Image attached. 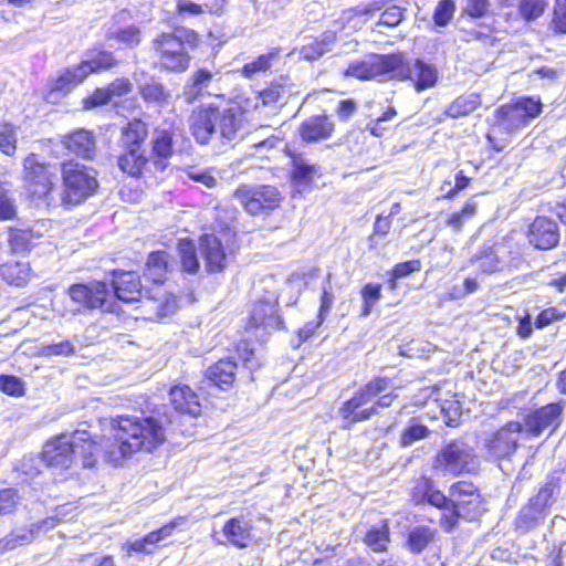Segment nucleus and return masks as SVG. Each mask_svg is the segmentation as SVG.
<instances>
[{
    "label": "nucleus",
    "mask_w": 566,
    "mask_h": 566,
    "mask_svg": "<svg viewBox=\"0 0 566 566\" xmlns=\"http://www.w3.org/2000/svg\"><path fill=\"white\" fill-rule=\"evenodd\" d=\"M165 126L156 127L150 139V151L146 143L149 137V124L142 117H133L119 127L116 157L118 170L127 178L143 180L145 184H158L176 155L177 138L182 127L175 120H165Z\"/></svg>",
    "instance_id": "obj_1"
},
{
    "label": "nucleus",
    "mask_w": 566,
    "mask_h": 566,
    "mask_svg": "<svg viewBox=\"0 0 566 566\" xmlns=\"http://www.w3.org/2000/svg\"><path fill=\"white\" fill-rule=\"evenodd\" d=\"M113 439L123 458H130L137 452H154L166 440V428L153 416H117L112 420Z\"/></svg>",
    "instance_id": "obj_2"
},
{
    "label": "nucleus",
    "mask_w": 566,
    "mask_h": 566,
    "mask_svg": "<svg viewBox=\"0 0 566 566\" xmlns=\"http://www.w3.org/2000/svg\"><path fill=\"white\" fill-rule=\"evenodd\" d=\"M200 43L201 35L197 31L174 25L169 31L159 32L151 40L150 48L160 71L180 74L190 67V51L198 49Z\"/></svg>",
    "instance_id": "obj_3"
},
{
    "label": "nucleus",
    "mask_w": 566,
    "mask_h": 566,
    "mask_svg": "<svg viewBox=\"0 0 566 566\" xmlns=\"http://www.w3.org/2000/svg\"><path fill=\"white\" fill-rule=\"evenodd\" d=\"M62 178L61 203L72 208L85 202L98 189L97 171L74 159L64 160L60 165Z\"/></svg>",
    "instance_id": "obj_4"
},
{
    "label": "nucleus",
    "mask_w": 566,
    "mask_h": 566,
    "mask_svg": "<svg viewBox=\"0 0 566 566\" xmlns=\"http://www.w3.org/2000/svg\"><path fill=\"white\" fill-rule=\"evenodd\" d=\"M410 489V501L415 505H429L442 511L439 517V526L444 533H452V526L460 516L458 509L470 506L472 503H461L451 501L448 495L434 485L431 478L422 474L412 479Z\"/></svg>",
    "instance_id": "obj_5"
},
{
    "label": "nucleus",
    "mask_w": 566,
    "mask_h": 566,
    "mask_svg": "<svg viewBox=\"0 0 566 566\" xmlns=\"http://www.w3.org/2000/svg\"><path fill=\"white\" fill-rule=\"evenodd\" d=\"M560 490V478L548 475L544 484L520 509L512 525L518 533H530L542 525Z\"/></svg>",
    "instance_id": "obj_6"
},
{
    "label": "nucleus",
    "mask_w": 566,
    "mask_h": 566,
    "mask_svg": "<svg viewBox=\"0 0 566 566\" xmlns=\"http://www.w3.org/2000/svg\"><path fill=\"white\" fill-rule=\"evenodd\" d=\"M233 197L251 217L266 218L280 210L284 202L283 192L271 184H241L234 189Z\"/></svg>",
    "instance_id": "obj_7"
},
{
    "label": "nucleus",
    "mask_w": 566,
    "mask_h": 566,
    "mask_svg": "<svg viewBox=\"0 0 566 566\" xmlns=\"http://www.w3.org/2000/svg\"><path fill=\"white\" fill-rule=\"evenodd\" d=\"M391 387V380L385 376H376L361 386L355 394L345 400L340 408L339 415L347 428L357 422L369 420L373 416L377 415L376 407L364 406L373 398Z\"/></svg>",
    "instance_id": "obj_8"
},
{
    "label": "nucleus",
    "mask_w": 566,
    "mask_h": 566,
    "mask_svg": "<svg viewBox=\"0 0 566 566\" xmlns=\"http://www.w3.org/2000/svg\"><path fill=\"white\" fill-rule=\"evenodd\" d=\"M21 179L32 199L44 200L56 189L54 166L38 153H29L23 158Z\"/></svg>",
    "instance_id": "obj_9"
},
{
    "label": "nucleus",
    "mask_w": 566,
    "mask_h": 566,
    "mask_svg": "<svg viewBox=\"0 0 566 566\" xmlns=\"http://www.w3.org/2000/svg\"><path fill=\"white\" fill-rule=\"evenodd\" d=\"M433 468L451 476L475 475L480 471V462L472 447L453 440L434 455Z\"/></svg>",
    "instance_id": "obj_10"
},
{
    "label": "nucleus",
    "mask_w": 566,
    "mask_h": 566,
    "mask_svg": "<svg viewBox=\"0 0 566 566\" xmlns=\"http://www.w3.org/2000/svg\"><path fill=\"white\" fill-rule=\"evenodd\" d=\"M543 113L538 96L523 95L501 104L494 111L495 124L507 133L521 129Z\"/></svg>",
    "instance_id": "obj_11"
},
{
    "label": "nucleus",
    "mask_w": 566,
    "mask_h": 566,
    "mask_svg": "<svg viewBox=\"0 0 566 566\" xmlns=\"http://www.w3.org/2000/svg\"><path fill=\"white\" fill-rule=\"evenodd\" d=\"M70 300L81 310H99L105 313L119 311L118 303L113 298L109 284L103 280L74 283L66 291Z\"/></svg>",
    "instance_id": "obj_12"
},
{
    "label": "nucleus",
    "mask_w": 566,
    "mask_h": 566,
    "mask_svg": "<svg viewBox=\"0 0 566 566\" xmlns=\"http://www.w3.org/2000/svg\"><path fill=\"white\" fill-rule=\"evenodd\" d=\"M448 497L454 502L472 503L470 506L459 507L460 516L452 526V532L459 526L463 520L468 523L478 522L488 511L486 500L481 493L480 488L472 481L459 480L449 486Z\"/></svg>",
    "instance_id": "obj_13"
},
{
    "label": "nucleus",
    "mask_w": 566,
    "mask_h": 566,
    "mask_svg": "<svg viewBox=\"0 0 566 566\" xmlns=\"http://www.w3.org/2000/svg\"><path fill=\"white\" fill-rule=\"evenodd\" d=\"M565 406V400H558L532 409L523 418V431H525L528 437L537 438L547 428L552 427L551 433H554L560 426Z\"/></svg>",
    "instance_id": "obj_14"
},
{
    "label": "nucleus",
    "mask_w": 566,
    "mask_h": 566,
    "mask_svg": "<svg viewBox=\"0 0 566 566\" xmlns=\"http://www.w3.org/2000/svg\"><path fill=\"white\" fill-rule=\"evenodd\" d=\"M198 251L209 275L223 273L230 265V252L214 233H202L198 239Z\"/></svg>",
    "instance_id": "obj_15"
},
{
    "label": "nucleus",
    "mask_w": 566,
    "mask_h": 566,
    "mask_svg": "<svg viewBox=\"0 0 566 566\" xmlns=\"http://www.w3.org/2000/svg\"><path fill=\"white\" fill-rule=\"evenodd\" d=\"M522 432V422L510 420L489 434L484 447L494 458L507 459L517 450L518 434Z\"/></svg>",
    "instance_id": "obj_16"
},
{
    "label": "nucleus",
    "mask_w": 566,
    "mask_h": 566,
    "mask_svg": "<svg viewBox=\"0 0 566 566\" xmlns=\"http://www.w3.org/2000/svg\"><path fill=\"white\" fill-rule=\"evenodd\" d=\"M111 276L109 287L116 303L133 304L143 298L144 286L138 272L114 269L111 271Z\"/></svg>",
    "instance_id": "obj_17"
},
{
    "label": "nucleus",
    "mask_w": 566,
    "mask_h": 566,
    "mask_svg": "<svg viewBox=\"0 0 566 566\" xmlns=\"http://www.w3.org/2000/svg\"><path fill=\"white\" fill-rule=\"evenodd\" d=\"M527 242L536 250L548 251L555 249L560 241L558 223L547 216H536L525 232Z\"/></svg>",
    "instance_id": "obj_18"
},
{
    "label": "nucleus",
    "mask_w": 566,
    "mask_h": 566,
    "mask_svg": "<svg viewBox=\"0 0 566 566\" xmlns=\"http://www.w3.org/2000/svg\"><path fill=\"white\" fill-rule=\"evenodd\" d=\"M218 105L213 103L197 106L189 116V129L201 146L210 144L217 132Z\"/></svg>",
    "instance_id": "obj_19"
},
{
    "label": "nucleus",
    "mask_w": 566,
    "mask_h": 566,
    "mask_svg": "<svg viewBox=\"0 0 566 566\" xmlns=\"http://www.w3.org/2000/svg\"><path fill=\"white\" fill-rule=\"evenodd\" d=\"M75 461L85 469L94 468L103 452L102 438L86 430H76L69 439Z\"/></svg>",
    "instance_id": "obj_20"
},
{
    "label": "nucleus",
    "mask_w": 566,
    "mask_h": 566,
    "mask_svg": "<svg viewBox=\"0 0 566 566\" xmlns=\"http://www.w3.org/2000/svg\"><path fill=\"white\" fill-rule=\"evenodd\" d=\"M336 132V125L326 113L315 114L302 120L297 133L305 144H317L331 139Z\"/></svg>",
    "instance_id": "obj_21"
},
{
    "label": "nucleus",
    "mask_w": 566,
    "mask_h": 566,
    "mask_svg": "<svg viewBox=\"0 0 566 566\" xmlns=\"http://www.w3.org/2000/svg\"><path fill=\"white\" fill-rule=\"evenodd\" d=\"M41 460L46 468L59 473L71 469L75 460L70 440L64 437L51 440L41 452Z\"/></svg>",
    "instance_id": "obj_22"
},
{
    "label": "nucleus",
    "mask_w": 566,
    "mask_h": 566,
    "mask_svg": "<svg viewBox=\"0 0 566 566\" xmlns=\"http://www.w3.org/2000/svg\"><path fill=\"white\" fill-rule=\"evenodd\" d=\"M168 396L170 405L177 413L192 419H197L202 415V405L199 397L189 385H174L169 389Z\"/></svg>",
    "instance_id": "obj_23"
},
{
    "label": "nucleus",
    "mask_w": 566,
    "mask_h": 566,
    "mask_svg": "<svg viewBox=\"0 0 566 566\" xmlns=\"http://www.w3.org/2000/svg\"><path fill=\"white\" fill-rule=\"evenodd\" d=\"M60 143L65 150L82 159L91 160L95 156L96 142L92 130L74 129L63 135Z\"/></svg>",
    "instance_id": "obj_24"
},
{
    "label": "nucleus",
    "mask_w": 566,
    "mask_h": 566,
    "mask_svg": "<svg viewBox=\"0 0 566 566\" xmlns=\"http://www.w3.org/2000/svg\"><path fill=\"white\" fill-rule=\"evenodd\" d=\"M238 364L232 358L223 357L211 364L205 371V379L222 391L234 388Z\"/></svg>",
    "instance_id": "obj_25"
},
{
    "label": "nucleus",
    "mask_w": 566,
    "mask_h": 566,
    "mask_svg": "<svg viewBox=\"0 0 566 566\" xmlns=\"http://www.w3.org/2000/svg\"><path fill=\"white\" fill-rule=\"evenodd\" d=\"M503 248L504 244L501 241H486L470 258L469 262L476 268L480 274L499 272L502 269L501 252Z\"/></svg>",
    "instance_id": "obj_26"
},
{
    "label": "nucleus",
    "mask_w": 566,
    "mask_h": 566,
    "mask_svg": "<svg viewBox=\"0 0 566 566\" xmlns=\"http://www.w3.org/2000/svg\"><path fill=\"white\" fill-rule=\"evenodd\" d=\"M283 151L290 158L292 167L290 170V179L296 185L312 186L315 176H319L318 167L306 161L304 154L296 151L290 145H285Z\"/></svg>",
    "instance_id": "obj_27"
},
{
    "label": "nucleus",
    "mask_w": 566,
    "mask_h": 566,
    "mask_svg": "<svg viewBox=\"0 0 566 566\" xmlns=\"http://www.w3.org/2000/svg\"><path fill=\"white\" fill-rule=\"evenodd\" d=\"M171 260V254L166 250L151 251L145 262V277L154 284L164 285L172 271Z\"/></svg>",
    "instance_id": "obj_28"
},
{
    "label": "nucleus",
    "mask_w": 566,
    "mask_h": 566,
    "mask_svg": "<svg viewBox=\"0 0 566 566\" xmlns=\"http://www.w3.org/2000/svg\"><path fill=\"white\" fill-rule=\"evenodd\" d=\"M345 75L360 81L384 76V54L369 53L361 60L350 62L345 70Z\"/></svg>",
    "instance_id": "obj_29"
},
{
    "label": "nucleus",
    "mask_w": 566,
    "mask_h": 566,
    "mask_svg": "<svg viewBox=\"0 0 566 566\" xmlns=\"http://www.w3.org/2000/svg\"><path fill=\"white\" fill-rule=\"evenodd\" d=\"M253 526L243 516H233L224 522L222 534L237 548H247L253 542Z\"/></svg>",
    "instance_id": "obj_30"
},
{
    "label": "nucleus",
    "mask_w": 566,
    "mask_h": 566,
    "mask_svg": "<svg viewBox=\"0 0 566 566\" xmlns=\"http://www.w3.org/2000/svg\"><path fill=\"white\" fill-rule=\"evenodd\" d=\"M244 111L240 106L220 108L218 106L217 132L221 138L233 140L243 127Z\"/></svg>",
    "instance_id": "obj_31"
},
{
    "label": "nucleus",
    "mask_w": 566,
    "mask_h": 566,
    "mask_svg": "<svg viewBox=\"0 0 566 566\" xmlns=\"http://www.w3.org/2000/svg\"><path fill=\"white\" fill-rule=\"evenodd\" d=\"M365 129H353L346 135V147L353 157L375 159L377 143Z\"/></svg>",
    "instance_id": "obj_32"
},
{
    "label": "nucleus",
    "mask_w": 566,
    "mask_h": 566,
    "mask_svg": "<svg viewBox=\"0 0 566 566\" xmlns=\"http://www.w3.org/2000/svg\"><path fill=\"white\" fill-rule=\"evenodd\" d=\"M282 323V318L276 314L274 305L265 298L258 300L250 312L245 323V329H259L270 325Z\"/></svg>",
    "instance_id": "obj_33"
},
{
    "label": "nucleus",
    "mask_w": 566,
    "mask_h": 566,
    "mask_svg": "<svg viewBox=\"0 0 566 566\" xmlns=\"http://www.w3.org/2000/svg\"><path fill=\"white\" fill-rule=\"evenodd\" d=\"M361 541L371 552L376 554L387 553L391 544L389 520L384 518L378 524L369 526L366 530Z\"/></svg>",
    "instance_id": "obj_34"
},
{
    "label": "nucleus",
    "mask_w": 566,
    "mask_h": 566,
    "mask_svg": "<svg viewBox=\"0 0 566 566\" xmlns=\"http://www.w3.org/2000/svg\"><path fill=\"white\" fill-rule=\"evenodd\" d=\"M214 73L207 67L195 70L187 78L184 86L186 102L191 104L208 94V87Z\"/></svg>",
    "instance_id": "obj_35"
},
{
    "label": "nucleus",
    "mask_w": 566,
    "mask_h": 566,
    "mask_svg": "<svg viewBox=\"0 0 566 566\" xmlns=\"http://www.w3.org/2000/svg\"><path fill=\"white\" fill-rule=\"evenodd\" d=\"M482 106V94L480 92L464 93L451 101L443 114L447 118L458 119L468 117Z\"/></svg>",
    "instance_id": "obj_36"
},
{
    "label": "nucleus",
    "mask_w": 566,
    "mask_h": 566,
    "mask_svg": "<svg viewBox=\"0 0 566 566\" xmlns=\"http://www.w3.org/2000/svg\"><path fill=\"white\" fill-rule=\"evenodd\" d=\"M413 62L406 59L402 52L384 54V75L391 80H413Z\"/></svg>",
    "instance_id": "obj_37"
},
{
    "label": "nucleus",
    "mask_w": 566,
    "mask_h": 566,
    "mask_svg": "<svg viewBox=\"0 0 566 566\" xmlns=\"http://www.w3.org/2000/svg\"><path fill=\"white\" fill-rule=\"evenodd\" d=\"M90 54L92 55L90 60H84L78 63L81 70L85 73V77L90 74L108 71L119 64L113 52L102 48H92Z\"/></svg>",
    "instance_id": "obj_38"
},
{
    "label": "nucleus",
    "mask_w": 566,
    "mask_h": 566,
    "mask_svg": "<svg viewBox=\"0 0 566 566\" xmlns=\"http://www.w3.org/2000/svg\"><path fill=\"white\" fill-rule=\"evenodd\" d=\"M437 535V530L428 525H417L407 532L405 546L409 553L419 555L436 541Z\"/></svg>",
    "instance_id": "obj_39"
},
{
    "label": "nucleus",
    "mask_w": 566,
    "mask_h": 566,
    "mask_svg": "<svg viewBox=\"0 0 566 566\" xmlns=\"http://www.w3.org/2000/svg\"><path fill=\"white\" fill-rule=\"evenodd\" d=\"M40 235L32 228H8V247L11 253H30Z\"/></svg>",
    "instance_id": "obj_40"
},
{
    "label": "nucleus",
    "mask_w": 566,
    "mask_h": 566,
    "mask_svg": "<svg viewBox=\"0 0 566 566\" xmlns=\"http://www.w3.org/2000/svg\"><path fill=\"white\" fill-rule=\"evenodd\" d=\"M175 14L180 18L198 17L202 14L220 15L224 9V7L210 0H201V2L175 0Z\"/></svg>",
    "instance_id": "obj_41"
},
{
    "label": "nucleus",
    "mask_w": 566,
    "mask_h": 566,
    "mask_svg": "<svg viewBox=\"0 0 566 566\" xmlns=\"http://www.w3.org/2000/svg\"><path fill=\"white\" fill-rule=\"evenodd\" d=\"M32 270L29 262L8 261L0 265V276L9 285L24 287L30 282Z\"/></svg>",
    "instance_id": "obj_42"
},
{
    "label": "nucleus",
    "mask_w": 566,
    "mask_h": 566,
    "mask_svg": "<svg viewBox=\"0 0 566 566\" xmlns=\"http://www.w3.org/2000/svg\"><path fill=\"white\" fill-rule=\"evenodd\" d=\"M176 248L179 256L180 272L189 275L198 274L200 262L193 241L190 238H181L177 241Z\"/></svg>",
    "instance_id": "obj_43"
},
{
    "label": "nucleus",
    "mask_w": 566,
    "mask_h": 566,
    "mask_svg": "<svg viewBox=\"0 0 566 566\" xmlns=\"http://www.w3.org/2000/svg\"><path fill=\"white\" fill-rule=\"evenodd\" d=\"M85 73L81 70L80 65L76 64L72 69L64 70L54 80H52L48 87V93H66L74 86L85 81Z\"/></svg>",
    "instance_id": "obj_44"
},
{
    "label": "nucleus",
    "mask_w": 566,
    "mask_h": 566,
    "mask_svg": "<svg viewBox=\"0 0 566 566\" xmlns=\"http://www.w3.org/2000/svg\"><path fill=\"white\" fill-rule=\"evenodd\" d=\"M412 67H415L413 80L410 81L413 83L417 92H422L436 85L438 81V73L433 66L420 59H416Z\"/></svg>",
    "instance_id": "obj_45"
},
{
    "label": "nucleus",
    "mask_w": 566,
    "mask_h": 566,
    "mask_svg": "<svg viewBox=\"0 0 566 566\" xmlns=\"http://www.w3.org/2000/svg\"><path fill=\"white\" fill-rule=\"evenodd\" d=\"M281 55L280 48H273L268 53L260 54L253 61L243 64L241 67V74L245 78H251L255 74L265 73L271 70L273 62L279 60Z\"/></svg>",
    "instance_id": "obj_46"
},
{
    "label": "nucleus",
    "mask_w": 566,
    "mask_h": 566,
    "mask_svg": "<svg viewBox=\"0 0 566 566\" xmlns=\"http://www.w3.org/2000/svg\"><path fill=\"white\" fill-rule=\"evenodd\" d=\"M478 212V203L473 199H468L461 206L460 210L453 211L448 214L444 220V226L452 229L454 232H461L464 224L473 219Z\"/></svg>",
    "instance_id": "obj_47"
},
{
    "label": "nucleus",
    "mask_w": 566,
    "mask_h": 566,
    "mask_svg": "<svg viewBox=\"0 0 566 566\" xmlns=\"http://www.w3.org/2000/svg\"><path fill=\"white\" fill-rule=\"evenodd\" d=\"M142 99L150 105L164 106L170 101V92L167 87L157 81H149L139 87Z\"/></svg>",
    "instance_id": "obj_48"
},
{
    "label": "nucleus",
    "mask_w": 566,
    "mask_h": 566,
    "mask_svg": "<svg viewBox=\"0 0 566 566\" xmlns=\"http://www.w3.org/2000/svg\"><path fill=\"white\" fill-rule=\"evenodd\" d=\"M106 38L115 41L119 44V48L124 49H135L143 40L142 29L135 24L109 32Z\"/></svg>",
    "instance_id": "obj_49"
},
{
    "label": "nucleus",
    "mask_w": 566,
    "mask_h": 566,
    "mask_svg": "<svg viewBox=\"0 0 566 566\" xmlns=\"http://www.w3.org/2000/svg\"><path fill=\"white\" fill-rule=\"evenodd\" d=\"M392 228L390 216L378 214L374 221L373 230L368 235V249L377 250L387 242V237Z\"/></svg>",
    "instance_id": "obj_50"
},
{
    "label": "nucleus",
    "mask_w": 566,
    "mask_h": 566,
    "mask_svg": "<svg viewBox=\"0 0 566 566\" xmlns=\"http://www.w3.org/2000/svg\"><path fill=\"white\" fill-rule=\"evenodd\" d=\"M422 262L419 259H412L403 262L396 263L387 272V284L391 290H395L398 285V281L402 277L409 276L421 270Z\"/></svg>",
    "instance_id": "obj_51"
},
{
    "label": "nucleus",
    "mask_w": 566,
    "mask_h": 566,
    "mask_svg": "<svg viewBox=\"0 0 566 566\" xmlns=\"http://www.w3.org/2000/svg\"><path fill=\"white\" fill-rule=\"evenodd\" d=\"M34 533L31 527L12 530L9 534L0 538V551H13L20 546L30 544L33 541Z\"/></svg>",
    "instance_id": "obj_52"
},
{
    "label": "nucleus",
    "mask_w": 566,
    "mask_h": 566,
    "mask_svg": "<svg viewBox=\"0 0 566 566\" xmlns=\"http://www.w3.org/2000/svg\"><path fill=\"white\" fill-rule=\"evenodd\" d=\"M397 116L398 111L396 106L390 103L380 115L367 125L370 135L377 138L384 137L392 128L388 123L394 120Z\"/></svg>",
    "instance_id": "obj_53"
},
{
    "label": "nucleus",
    "mask_w": 566,
    "mask_h": 566,
    "mask_svg": "<svg viewBox=\"0 0 566 566\" xmlns=\"http://www.w3.org/2000/svg\"><path fill=\"white\" fill-rule=\"evenodd\" d=\"M430 433L431 431L426 424L412 420L401 430L398 444L401 448L410 447L412 443L428 438Z\"/></svg>",
    "instance_id": "obj_54"
},
{
    "label": "nucleus",
    "mask_w": 566,
    "mask_h": 566,
    "mask_svg": "<svg viewBox=\"0 0 566 566\" xmlns=\"http://www.w3.org/2000/svg\"><path fill=\"white\" fill-rule=\"evenodd\" d=\"M17 149V127L11 123H0V151L8 157H13Z\"/></svg>",
    "instance_id": "obj_55"
},
{
    "label": "nucleus",
    "mask_w": 566,
    "mask_h": 566,
    "mask_svg": "<svg viewBox=\"0 0 566 566\" xmlns=\"http://www.w3.org/2000/svg\"><path fill=\"white\" fill-rule=\"evenodd\" d=\"M380 283H366L360 287L361 308L360 316L365 317L370 314L374 305L381 298Z\"/></svg>",
    "instance_id": "obj_56"
},
{
    "label": "nucleus",
    "mask_w": 566,
    "mask_h": 566,
    "mask_svg": "<svg viewBox=\"0 0 566 566\" xmlns=\"http://www.w3.org/2000/svg\"><path fill=\"white\" fill-rule=\"evenodd\" d=\"M22 501L18 489L9 486L0 489V516L14 514Z\"/></svg>",
    "instance_id": "obj_57"
},
{
    "label": "nucleus",
    "mask_w": 566,
    "mask_h": 566,
    "mask_svg": "<svg viewBox=\"0 0 566 566\" xmlns=\"http://www.w3.org/2000/svg\"><path fill=\"white\" fill-rule=\"evenodd\" d=\"M18 205L12 193L0 181V222L18 219Z\"/></svg>",
    "instance_id": "obj_58"
},
{
    "label": "nucleus",
    "mask_w": 566,
    "mask_h": 566,
    "mask_svg": "<svg viewBox=\"0 0 566 566\" xmlns=\"http://www.w3.org/2000/svg\"><path fill=\"white\" fill-rule=\"evenodd\" d=\"M158 546L159 545L154 543L148 533H146L143 537L134 542L123 544L122 548L127 556H132L133 554L153 555Z\"/></svg>",
    "instance_id": "obj_59"
},
{
    "label": "nucleus",
    "mask_w": 566,
    "mask_h": 566,
    "mask_svg": "<svg viewBox=\"0 0 566 566\" xmlns=\"http://www.w3.org/2000/svg\"><path fill=\"white\" fill-rule=\"evenodd\" d=\"M454 12V0H439L432 13L434 25L440 28L447 27L453 19Z\"/></svg>",
    "instance_id": "obj_60"
},
{
    "label": "nucleus",
    "mask_w": 566,
    "mask_h": 566,
    "mask_svg": "<svg viewBox=\"0 0 566 566\" xmlns=\"http://www.w3.org/2000/svg\"><path fill=\"white\" fill-rule=\"evenodd\" d=\"M406 9L391 4L381 10L380 17L376 22L377 27L396 28L405 20Z\"/></svg>",
    "instance_id": "obj_61"
},
{
    "label": "nucleus",
    "mask_w": 566,
    "mask_h": 566,
    "mask_svg": "<svg viewBox=\"0 0 566 566\" xmlns=\"http://www.w3.org/2000/svg\"><path fill=\"white\" fill-rule=\"evenodd\" d=\"M286 86L284 83L280 81L270 82L262 91L259 93V97L264 106L273 105L279 103L285 92Z\"/></svg>",
    "instance_id": "obj_62"
},
{
    "label": "nucleus",
    "mask_w": 566,
    "mask_h": 566,
    "mask_svg": "<svg viewBox=\"0 0 566 566\" xmlns=\"http://www.w3.org/2000/svg\"><path fill=\"white\" fill-rule=\"evenodd\" d=\"M566 318V312L558 310L555 306H548L542 310L535 317L534 327L543 329L555 322H560Z\"/></svg>",
    "instance_id": "obj_63"
},
{
    "label": "nucleus",
    "mask_w": 566,
    "mask_h": 566,
    "mask_svg": "<svg viewBox=\"0 0 566 566\" xmlns=\"http://www.w3.org/2000/svg\"><path fill=\"white\" fill-rule=\"evenodd\" d=\"M545 0H521L518 3V12L521 17L530 22L539 18L546 8Z\"/></svg>",
    "instance_id": "obj_64"
}]
</instances>
